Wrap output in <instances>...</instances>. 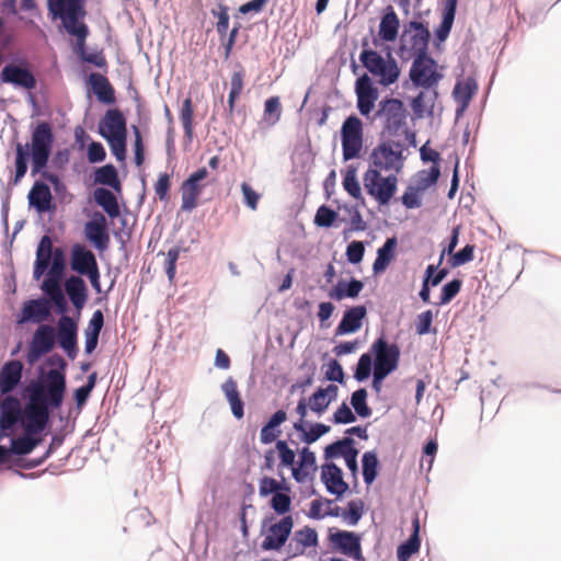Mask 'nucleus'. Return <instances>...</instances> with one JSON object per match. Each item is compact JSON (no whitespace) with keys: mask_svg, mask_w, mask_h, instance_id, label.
I'll return each mask as SVG.
<instances>
[{"mask_svg":"<svg viewBox=\"0 0 561 561\" xmlns=\"http://www.w3.org/2000/svg\"><path fill=\"white\" fill-rule=\"evenodd\" d=\"M67 391V379L50 373L36 377L24 383L20 389V408L18 414L50 420V415L61 408Z\"/></svg>","mask_w":561,"mask_h":561,"instance_id":"nucleus-1","label":"nucleus"},{"mask_svg":"<svg viewBox=\"0 0 561 561\" xmlns=\"http://www.w3.org/2000/svg\"><path fill=\"white\" fill-rule=\"evenodd\" d=\"M420 18L421 14L417 13L416 19L403 24L397 49L398 57L403 61H408L412 57L430 55L431 32L427 23L420 21Z\"/></svg>","mask_w":561,"mask_h":561,"instance_id":"nucleus-2","label":"nucleus"},{"mask_svg":"<svg viewBox=\"0 0 561 561\" xmlns=\"http://www.w3.org/2000/svg\"><path fill=\"white\" fill-rule=\"evenodd\" d=\"M359 61L369 73L378 78L382 87L396 83L400 77L401 71L390 47L386 48V58L373 48L362 49Z\"/></svg>","mask_w":561,"mask_h":561,"instance_id":"nucleus-3","label":"nucleus"},{"mask_svg":"<svg viewBox=\"0 0 561 561\" xmlns=\"http://www.w3.org/2000/svg\"><path fill=\"white\" fill-rule=\"evenodd\" d=\"M51 152H31L30 144H15V159H14V176L11 179L12 185H18L21 180L25 176L28 170V163L31 161L32 175L39 174L46 180L47 174H53L48 171V163Z\"/></svg>","mask_w":561,"mask_h":561,"instance_id":"nucleus-4","label":"nucleus"},{"mask_svg":"<svg viewBox=\"0 0 561 561\" xmlns=\"http://www.w3.org/2000/svg\"><path fill=\"white\" fill-rule=\"evenodd\" d=\"M23 365L13 359L3 364L0 369V412L7 410L8 415L16 413L20 408V399L13 392L21 385Z\"/></svg>","mask_w":561,"mask_h":561,"instance_id":"nucleus-5","label":"nucleus"},{"mask_svg":"<svg viewBox=\"0 0 561 561\" xmlns=\"http://www.w3.org/2000/svg\"><path fill=\"white\" fill-rule=\"evenodd\" d=\"M66 268V253L60 247L53 248L50 238L45 234L41 238L36 259L33 266V278L39 280L47 270L62 274Z\"/></svg>","mask_w":561,"mask_h":561,"instance_id":"nucleus-6","label":"nucleus"},{"mask_svg":"<svg viewBox=\"0 0 561 561\" xmlns=\"http://www.w3.org/2000/svg\"><path fill=\"white\" fill-rule=\"evenodd\" d=\"M273 519V515L265 516L261 523V535H265L261 542L263 551H280L286 546L294 528L291 515L283 516L276 523L271 524Z\"/></svg>","mask_w":561,"mask_h":561,"instance_id":"nucleus-7","label":"nucleus"},{"mask_svg":"<svg viewBox=\"0 0 561 561\" xmlns=\"http://www.w3.org/2000/svg\"><path fill=\"white\" fill-rule=\"evenodd\" d=\"M364 187L379 206L390 203L398 191V178L396 174L382 176L378 169L368 168L363 176Z\"/></svg>","mask_w":561,"mask_h":561,"instance_id":"nucleus-8","label":"nucleus"},{"mask_svg":"<svg viewBox=\"0 0 561 561\" xmlns=\"http://www.w3.org/2000/svg\"><path fill=\"white\" fill-rule=\"evenodd\" d=\"M0 82L26 91H32L37 85V79L25 58H15L7 62L0 72Z\"/></svg>","mask_w":561,"mask_h":561,"instance_id":"nucleus-9","label":"nucleus"},{"mask_svg":"<svg viewBox=\"0 0 561 561\" xmlns=\"http://www.w3.org/2000/svg\"><path fill=\"white\" fill-rule=\"evenodd\" d=\"M328 540L331 547L355 561H365L362 551V535L351 530L331 527L328 530Z\"/></svg>","mask_w":561,"mask_h":561,"instance_id":"nucleus-10","label":"nucleus"},{"mask_svg":"<svg viewBox=\"0 0 561 561\" xmlns=\"http://www.w3.org/2000/svg\"><path fill=\"white\" fill-rule=\"evenodd\" d=\"M376 117H385V131L390 136H397L407 124L408 111L401 100L386 96L378 104Z\"/></svg>","mask_w":561,"mask_h":561,"instance_id":"nucleus-11","label":"nucleus"},{"mask_svg":"<svg viewBox=\"0 0 561 561\" xmlns=\"http://www.w3.org/2000/svg\"><path fill=\"white\" fill-rule=\"evenodd\" d=\"M409 76L415 88L423 89L436 87L442 79L437 72V61L430 55L414 57Z\"/></svg>","mask_w":561,"mask_h":561,"instance_id":"nucleus-12","label":"nucleus"},{"mask_svg":"<svg viewBox=\"0 0 561 561\" xmlns=\"http://www.w3.org/2000/svg\"><path fill=\"white\" fill-rule=\"evenodd\" d=\"M368 353L377 368L396 371L399 367L401 351L397 343H389L381 333L370 345Z\"/></svg>","mask_w":561,"mask_h":561,"instance_id":"nucleus-13","label":"nucleus"},{"mask_svg":"<svg viewBox=\"0 0 561 561\" xmlns=\"http://www.w3.org/2000/svg\"><path fill=\"white\" fill-rule=\"evenodd\" d=\"M9 420L12 421V432L22 428L23 431H26L30 433V440L32 442V447L35 449L37 446H39L43 440V433L47 431V428L50 425V420L46 419H39L36 417L33 420L28 415L12 413L9 414Z\"/></svg>","mask_w":561,"mask_h":561,"instance_id":"nucleus-14","label":"nucleus"},{"mask_svg":"<svg viewBox=\"0 0 561 561\" xmlns=\"http://www.w3.org/2000/svg\"><path fill=\"white\" fill-rule=\"evenodd\" d=\"M84 237L100 252L108 248L107 220L102 213L94 211L91 219L84 224Z\"/></svg>","mask_w":561,"mask_h":561,"instance_id":"nucleus-15","label":"nucleus"},{"mask_svg":"<svg viewBox=\"0 0 561 561\" xmlns=\"http://www.w3.org/2000/svg\"><path fill=\"white\" fill-rule=\"evenodd\" d=\"M357 110L360 115L368 117L375 107L379 92L368 73H363L355 81Z\"/></svg>","mask_w":561,"mask_h":561,"instance_id":"nucleus-16","label":"nucleus"},{"mask_svg":"<svg viewBox=\"0 0 561 561\" xmlns=\"http://www.w3.org/2000/svg\"><path fill=\"white\" fill-rule=\"evenodd\" d=\"M28 206L39 215H54L57 210V204L51 194L48 184L42 180H36L27 194Z\"/></svg>","mask_w":561,"mask_h":561,"instance_id":"nucleus-17","label":"nucleus"},{"mask_svg":"<svg viewBox=\"0 0 561 561\" xmlns=\"http://www.w3.org/2000/svg\"><path fill=\"white\" fill-rule=\"evenodd\" d=\"M57 342L70 359L78 354V319L65 317L57 323Z\"/></svg>","mask_w":561,"mask_h":561,"instance_id":"nucleus-18","label":"nucleus"},{"mask_svg":"<svg viewBox=\"0 0 561 561\" xmlns=\"http://www.w3.org/2000/svg\"><path fill=\"white\" fill-rule=\"evenodd\" d=\"M343 476V470L333 461H328L321 467V482L325 485L327 491L335 495L336 499H341L350 489Z\"/></svg>","mask_w":561,"mask_h":561,"instance_id":"nucleus-19","label":"nucleus"},{"mask_svg":"<svg viewBox=\"0 0 561 561\" xmlns=\"http://www.w3.org/2000/svg\"><path fill=\"white\" fill-rule=\"evenodd\" d=\"M96 256L83 243H75L70 249V268L76 272L77 276H82L88 272L98 267Z\"/></svg>","mask_w":561,"mask_h":561,"instance_id":"nucleus-20","label":"nucleus"},{"mask_svg":"<svg viewBox=\"0 0 561 561\" xmlns=\"http://www.w3.org/2000/svg\"><path fill=\"white\" fill-rule=\"evenodd\" d=\"M400 28V20L391 5H387L382 10L380 18L378 36L373 37V45L378 47L379 41L382 42H394L398 38Z\"/></svg>","mask_w":561,"mask_h":561,"instance_id":"nucleus-21","label":"nucleus"},{"mask_svg":"<svg viewBox=\"0 0 561 561\" xmlns=\"http://www.w3.org/2000/svg\"><path fill=\"white\" fill-rule=\"evenodd\" d=\"M99 134L104 138L127 134V121L119 108H108L98 126Z\"/></svg>","mask_w":561,"mask_h":561,"instance_id":"nucleus-22","label":"nucleus"},{"mask_svg":"<svg viewBox=\"0 0 561 561\" xmlns=\"http://www.w3.org/2000/svg\"><path fill=\"white\" fill-rule=\"evenodd\" d=\"M366 316L367 308L364 305L346 308L343 312L341 321L335 329V335L342 336L356 333L358 330H360Z\"/></svg>","mask_w":561,"mask_h":561,"instance_id":"nucleus-23","label":"nucleus"},{"mask_svg":"<svg viewBox=\"0 0 561 561\" xmlns=\"http://www.w3.org/2000/svg\"><path fill=\"white\" fill-rule=\"evenodd\" d=\"M84 18H73L69 15H65L62 19H59L61 21V24L66 32L70 35L76 37V48L75 51L82 60L83 57L88 54L87 53V46L85 41L89 36V27L83 22Z\"/></svg>","mask_w":561,"mask_h":561,"instance_id":"nucleus-24","label":"nucleus"},{"mask_svg":"<svg viewBox=\"0 0 561 561\" xmlns=\"http://www.w3.org/2000/svg\"><path fill=\"white\" fill-rule=\"evenodd\" d=\"M55 142L53 127L48 122H38L31 133V152H51Z\"/></svg>","mask_w":561,"mask_h":561,"instance_id":"nucleus-25","label":"nucleus"},{"mask_svg":"<svg viewBox=\"0 0 561 561\" xmlns=\"http://www.w3.org/2000/svg\"><path fill=\"white\" fill-rule=\"evenodd\" d=\"M420 91L410 102L413 117L421 119L424 116L433 117L435 103L438 99V91L435 87Z\"/></svg>","mask_w":561,"mask_h":561,"instance_id":"nucleus-26","label":"nucleus"},{"mask_svg":"<svg viewBox=\"0 0 561 561\" xmlns=\"http://www.w3.org/2000/svg\"><path fill=\"white\" fill-rule=\"evenodd\" d=\"M65 291L78 314L85 306L89 298V288L84 279L80 276L70 275L66 278Z\"/></svg>","mask_w":561,"mask_h":561,"instance_id":"nucleus-27","label":"nucleus"},{"mask_svg":"<svg viewBox=\"0 0 561 561\" xmlns=\"http://www.w3.org/2000/svg\"><path fill=\"white\" fill-rule=\"evenodd\" d=\"M458 0H446L442 12V21L434 30L435 47H439L449 36L457 12Z\"/></svg>","mask_w":561,"mask_h":561,"instance_id":"nucleus-28","label":"nucleus"},{"mask_svg":"<svg viewBox=\"0 0 561 561\" xmlns=\"http://www.w3.org/2000/svg\"><path fill=\"white\" fill-rule=\"evenodd\" d=\"M88 83L100 103L110 105L116 102L115 90L104 75L91 72L88 77Z\"/></svg>","mask_w":561,"mask_h":561,"instance_id":"nucleus-29","label":"nucleus"},{"mask_svg":"<svg viewBox=\"0 0 561 561\" xmlns=\"http://www.w3.org/2000/svg\"><path fill=\"white\" fill-rule=\"evenodd\" d=\"M49 316V306L47 301L38 298L31 299L23 304L21 313L19 314V323H37Z\"/></svg>","mask_w":561,"mask_h":561,"instance_id":"nucleus-30","label":"nucleus"},{"mask_svg":"<svg viewBox=\"0 0 561 561\" xmlns=\"http://www.w3.org/2000/svg\"><path fill=\"white\" fill-rule=\"evenodd\" d=\"M398 239L396 236L386 239L383 244L377 249L376 259L373 263L374 275L383 273L396 257Z\"/></svg>","mask_w":561,"mask_h":561,"instance_id":"nucleus-31","label":"nucleus"},{"mask_svg":"<svg viewBox=\"0 0 561 561\" xmlns=\"http://www.w3.org/2000/svg\"><path fill=\"white\" fill-rule=\"evenodd\" d=\"M364 288L360 279L351 277L350 279H340L328 293V296L336 301L350 298L355 299Z\"/></svg>","mask_w":561,"mask_h":561,"instance_id":"nucleus-32","label":"nucleus"},{"mask_svg":"<svg viewBox=\"0 0 561 561\" xmlns=\"http://www.w3.org/2000/svg\"><path fill=\"white\" fill-rule=\"evenodd\" d=\"M294 430L299 433L300 440L311 445L328 434L331 427L323 423H311L298 420L293 424Z\"/></svg>","mask_w":561,"mask_h":561,"instance_id":"nucleus-33","label":"nucleus"},{"mask_svg":"<svg viewBox=\"0 0 561 561\" xmlns=\"http://www.w3.org/2000/svg\"><path fill=\"white\" fill-rule=\"evenodd\" d=\"M287 420V414L284 410H277L264 423L260 433V440L264 445H268L277 439L282 431L279 426Z\"/></svg>","mask_w":561,"mask_h":561,"instance_id":"nucleus-34","label":"nucleus"},{"mask_svg":"<svg viewBox=\"0 0 561 561\" xmlns=\"http://www.w3.org/2000/svg\"><path fill=\"white\" fill-rule=\"evenodd\" d=\"M221 390L230 405L232 415L240 420L244 415V402L238 390L237 381L229 377L222 385Z\"/></svg>","mask_w":561,"mask_h":561,"instance_id":"nucleus-35","label":"nucleus"},{"mask_svg":"<svg viewBox=\"0 0 561 561\" xmlns=\"http://www.w3.org/2000/svg\"><path fill=\"white\" fill-rule=\"evenodd\" d=\"M93 199L110 218L115 219L119 216L117 197L110 190L96 187L93 192Z\"/></svg>","mask_w":561,"mask_h":561,"instance_id":"nucleus-36","label":"nucleus"},{"mask_svg":"<svg viewBox=\"0 0 561 561\" xmlns=\"http://www.w3.org/2000/svg\"><path fill=\"white\" fill-rule=\"evenodd\" d=\"M393 154L394 149L388 142L380 141L370 152L371 164L379 171L394 170Z\"/></svg>","mask_w":561,"mask_h":561,"instance_id":"nucleus-37","label":"nucleus"},{"mask_svg":"<svg viewBox=\"0 0 561 561\" xmlns=\"http://www.w3.org/2000/svg\"><path fill=\"white\" fill-rule=\"evenodd\" d=\"M420 547V523L419 518L416 517L413 520V531L411 533L407 540H404L397 547V560L408 561L414 553L419 551Z\"/></svg>","mask_w":561,"mask_h":561,"instance_id":"nucleus-38","label":"nucleus"},{"mask_svg":"<svg viewBox=\"0 0 561 561\" xmlns=\"http://www.w3.org/2000/svg\"><path fill=\"white\" fill-rule=\"evenodd\" d=\"M93 182L95 184L106 185L121 194L122 183L119 181L118 171L112 163H106L94 171Z\"/></svg>","mask_w":561,"mask_h":561,"instance_id":"nucleus-39","label":"nucleus"},{"mask_svg":"<svg viewBox=\"0 0 561 561\" xmlns=\"http://www.w3.org/2000/svg\"><path fill=\"white\" fill-rule=\"evenodd\" d=\"M31 344L50 353L56 344V329L49 324H41L34 332Z\"/></svg>","mask_w":561,"mask_h":561,"instance_id":"nucleus-40","label":"nucleus"},{"mask_svg":"<svg viewBox=\"0 0 561 561\" xmlns=\"http://www.w3.org/2000/svg\"><path fill=\"white\" fill-rule=\"evenodd\" d=\"M380 462L375 450L365 451L362 456V474L366 485H371L379 474Z\"/></svg>","mask_w":561,"mask_h":561,"instance_id":"nucleus-41","label":"nucleus"},{"mask_svg":"<svg viewBox=\"0 0 561 561\" xmlns=\"http://www.w3.org/2000/svg\"><path fill=\"white\" fill-rule=\"evenodd\" d=\"M343 188L347 192L350 196L353 198L360 201L363 204L365 202L362 195V188L359 181L357 179V167L354 164H348L343 175L342 181Z\"/></svg>","mask_w":561,"mask_h":561,"instance_id":"nucleus-42","label":"nucleus"},{"mask_svg":"<svg viewBox=\"0 0 561 561\" xmlns=\"http://www.w3.org/2000/svg\"><path fill=\"white\" fill-rule=\"evenodd\" d=\"M478 91V82L476 78L468 76L462 80H457L454 89L453 96L455 100H463L471 102L472 98Z\"/></svg>","mask_w":561,"mask_h":561,"instance_id":"nucleus-43","label":"nucleus"},{"mask_svg":"<svg viewBox=\"0 0 561 561\" xmlns=\"http://www.w3.org/2000/svg\"><path fill=\"white\" fill-rule=\"evenodd\" d=\"M353 445H355V440L351 436L339 438L324 447L323 457L325 460L344 457L347 449Z\"/></svg>","mask_w":561,"mask_h":561,"instance_id":"nucleus-44","label":"nucleus"},{"mask_svg":"<svg viewBox=\"0 0 561 561\" xmlns=\"http://www.w3.org/2000/svg\"><path fill=\"white\" fill-rule=\"evenodd\" d=\"M243 79H244V71L238 70L234 71L231 76L230 81V91L228 95V108H227V115L232 116L234 108H236V102L238 98L240 96L242 89H243Z\"/></svg>","mask_w":561,"mask_h":561,"instance_id":"nucleus-45","label":"nucleus"},{"mask_svg":"<svg viewBox=\"0 0 561 561\" xmlns=\"http://www.w3.org/2000/svg\"><path fill=\"white\" fill-rule=\"evenodd\" d=\"M374 369H376V365L371 358V354L368 352L363 353L354 368L353 377L357 382H364L371 376Z\"/></svg>","mask_w":561,"mask_h":561,"instance_id":"nucleus-46","label":"nucleus"},{"mask_svg":"<svg viewBox=\"0 0 561 561\" xmlns=\"http://www.w3.org/2000/svg\"><path fill=\"white\" fill-rule=\"evenodd\" d=\"M414 186L417 191L424 192L431 186L436 185L440 176V167L431 165L428 170H421L416 173Z\"/></svg>","mask_w":561,"mask_h":561,"instance_id":"nucleus-47","label":"nucleus"},{"mask_svg":"<svg viewBox=\"0 0 561 561\" xmlns=\"http://www.w3.org/2000/svg\"><path fill=\"white\" fill-rule=\"evenodd\" d=\"M368 392L366 388H358L351 394V405L355 411V415L362 419L371 415V409L367 404Z\"/></svg>","mask_w":561,"mask_h":561,"instance_id":"nucleus-48","label":"nucleus"},{"mask_svg":"<svg viewBox=\"0 0 561 561\" xmlns=\"http://www.w3.org/2000/svg\"><path fill=\"white\" fill-rule=\"evenodd\" d=\"M282 116L280 100L278 96H270L264 102L263 122L268 126L276 125Z\"/></svg>","mask_w":561,"mask_h":561,"instance_id":"nucleus-49","label":"nucleus"},{"mask_svg":"<svg viewBox=\"0 0 561 561\" xmlns=\"http://www.w3.org/2000/svg\"><path fill=\"white\" fill-rule=\"evenodd\" d=\"M45 365L49 367L47 370L44 365L39 366L37 373H43L44 376H49L50 373H56L66 379L67 362L59 354H53L45 359Z\"/></svg>","mask_w":561,"mask_h":561,"instance_id":"nucleus-50","label":"nucleus"},{"mask_svg":"<svg viewBox=\"0 0 561 561\" xmlns=\"http://www.w3.org/2000/svg\"><path fill=\"white\" fill-rule=\"evenodd\" d=\"M11 451L14 458L25 457L30 455L34 449L32 442L30 440V433L24 431L20 436H10Z\"/></svg>","mask_w":561,"mask_h":561,"instance_id":"nucleus-51","label":"nucleus"},{"mask_svg":"<svg viewBox=\"0 0 561 561\" xmlns=\"http://www.w3.org/2000/svg\"><path fill=\"white\" fill-rule=\"evenodd\" d=\"M193 103L191 96H187L184 99L180 112V119L182 122V126L184 129L185 138L188 141H192L193 139Z\"/></svg>","mask_w":561,"mask_h":561,"instance_id":"nucleus-52","label":"nucleus"},{"mask_svg":"<svg viewBox=\"0 0 561 561\" xmlns=\"http://www.w3.org/2000/svg\"><path fill=\"white\" fill-rule=\"evenodd\" d=\"M342 141V156L344 161L357 159L363 149V137H346L341 138Z\"/></svg>","mask_w":561,"mask_h":561,"instance_id":"nucleus-53","label":"nucleus"},{"mask_svg":"<svg viewBox=\"0 0 561 561\" xmlns=\"http://www.w3.org/2000/svg\"><path fill=\"white\" fill-rule=\"evenodd\" d=\"M337 218L339 213L323 204L318 207L313 218V224L320 228H331Z\"/></svg>","mask_w":561,"mask_h":561,"instance_id":"nucleus-54","label":"nucleus"},{"mask_svg":"<svg viewBox=\"0 0 561 561\" xmlns=\"http://www.w3.org/2000/svg\"><path fill=\"white\" fill-rule=\"evenodd\" d=\"M365 512V504L362 500H352L347 503L346 508L343 511V519L350 526H356L362 519Z\"/></svg>","mask_w":561,"mask_h":561,"instance_id":"nucleus-55","label":"nucleus"},{"mask_svg":"<svg viewBox=\"0 0 561 561\" xmlns=\"http://www.w3.org/2000/svg\"><path fill=\"white\" fill-rule=\"evenodd\" d=\"M461 286L462 280L460 278H453L445 283L440 289L439 301L436 305L445 306L449 304L459 294Z\"/></svg>","mask_w":561,"mask_h":561,"instance_id":"nucleus-56","label":"nucleus"},{"mask_svg":"<svg viewBox=\"0 0 561 561\" xmlns=\"http://www.w3.org/2000/svg\"><path fill=\"white\" fill-rule=\"evenodd\" d=\"M363 137V122L356 115L347 116L341 127V138Z\"/></svg>","mask_w":561,"mask_h":561,"instance_id":"nucleus-57","label":"nucleus"},{"mask_svg":"<svg viewBox=\"0 0 561 561\" xmlns=\"http://www.w3.org/2000/svg\"><path fill=\"white\" fill-rule=\"evenodd\" d=\"M110 146L112 154L117 161L124 162L127 154V134L105 139Z\"/></svg>","mask_w":561,"mask_h":561,"instance_id":"nucleus-58","label":"nucleus"},{"mask_svg":"<svg viewBox=\"0 0 561 561\" xmlns=\"http://www.w3.org/2000/svg\"><path fill=\"white\" fill-rule=\"evenodd\" d=\"M294 541L300 543L302 548H313L318 545L319 538L318 533L314 528L305 526L302 529L296 530L294 534Z\"/></svg>","mask_w":561,"mask_h":561,"instance_id":"nucleus-59","label":"nucleus"},{"mask_svg":"<svg viewBox=\"0 0 561 561\" xmlns=\"http://www.w3.org/2000/svg\"><path fill=\"white\" fill-rule=\"evenodd\" d=\"M276 450L278 453L279 458V467L282 468H291L296 462V453L291 449L286 440L277 439L276 440Z\"/></svg>","mask_w":561,"mask_h":561,"instance_id":"nucleus-60","label":"nucleus"},{"mask_svg":"<svg viewBox=\"0 0 561 561\" xmlns=\"http://www.w3.org/2000/svg\"><path fill=\"white\" fill-rule=\"evenodd\" d=\"M270 506L275 514L287 516L291 510V495L275 493L270 500Z\"/></svg>","mask_w":561,"mask_h":561,"instance_id":"nucleus-61","label":"nucleus"},{"mask_svg":"<svg viewBox=\"0 0 561 561\" xmlns=\"http://www.w3.org/2000/svg\"><path fill=\"white\" fill-rule=\"evenodd\" d=\"M184 251L186 252L187 249H182L179 245L172 247L168 250L165 261H164V272L167 274V277L169 282H173L175 278L176 273V262L180 257V253Z\"/></svg>","mask_w":561,"mask_h":561,"instance_id":"nucleus-62","label":"nucleus"},{"mask_svg":"<svg viewBox=\"0 0 561 561\" xmlns=\"http://www.w3.org/2000/svg\"><path fill=\"white\" fill-rule=\"evenodd\" d=\"M330 399L324 396L322 387H319L308 399L309 409L321 415L330 405Z\"/></svg>","mask_w":561,"mask_h":561,"instance_id":"nucleus-63","label":"nucleus"},{"mask_svg":"<svg viewBox=\"0 0 561 561\" xmlns=\"http://www.w3.org/2000/svg\"><path fill=\"white\" fill-rule=\"evenodd\" d=\"M474 244H466L462 249L451 253L449 257V265L451 267H458L471 262L474 259Z\"/></svg>","mask_w":561,"mask_h":561,"instance_id":"nucleus-64","label":"nucleus"}]
</instances>
